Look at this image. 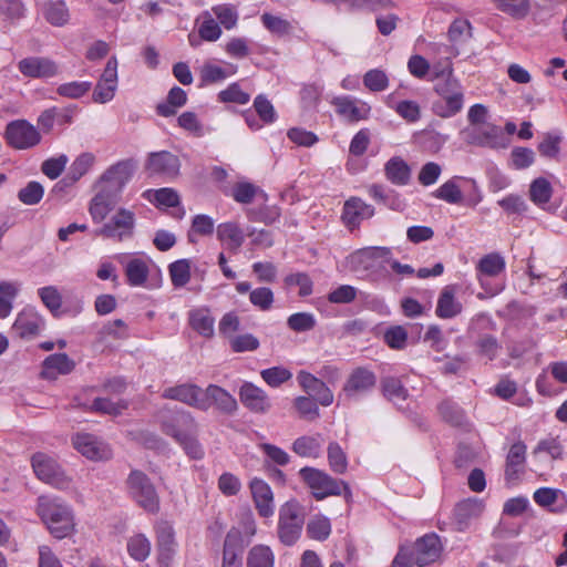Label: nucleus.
I'll use <instances>...</instances> for the list:
<instances>
[{"instance_id": "obj_14", "label": "nucleus", "mask_w": 567, "mask_h": 567, "mask_svg": "<svg viewBox=\"0 0 567 567\" xmlns=\"http://www.w3.org/2000/svg\"><path fill=\"white\" fill-rule=\"evenodd\" d=\"M74 447L91 461H106L112 457V451L107 444L91 434H76L73 439Z\"/></svg>"}, {"instance_id": "obj_60", "label": "nucleus", "mask_w": 567, "mask_h": 567, "mask_svg": "<svg viewBox=\"0 0 567 567\" xmlns=\"http://www.w3.org/2000/svg\"><path fill=\"white\" fill-rule=\"evenodd\" d=\"M249 300L261 311H267L272 307L274 292L268 287H259L250 291Z\"/></svg>"}, {"instance_id": "obj_25", "label": "nucleus", "mask_w": 567, "mask_h": 567, "mask_svg": "<svg viewBox=\"0 0 567 567\" xmlns=\"http://www.w3.org/2000/svg\"><path fill=\"white\" fill-rule=\"evenodd\" d=\"M156 537L158 548V560L162 564L168 565L173 559L176 545L173 526L168 522H159L156 525Z\"/></svg>"}, {"instance_id": "obj_48", "label": "nucleus", "mask_w": 567, "mask_h": 567, "mask_svg": "<svg viewBox=\"0 0 567 567\" xmlns=\"http://www.w3.org/2000/svg\"><path fill=\"white\" fill-rule=\"evenodd\" d=\"M331 533L330 520L324 516H315L307 524V534L316 540H326Z\"/></svg>"}, {"instance_id": "obj_28", "label": "nucleus", "mask_w": 567, "mask_h": 567, "mask_svg": "<svg viewBox=\"0 0 567 567\" xmlns=\"http://www.w3.org/2000/svg\"><path fill=\"white\" fill-rule=\"evenodd\" d=\"M384 174L386 179L396 186L408 185L411 181V167L400 156L391 157L385 163Z\"/></svg>"}, {"instance_id": "obj_9", "label": "nucleus", "mask_w": 567, "mask_h": 567, "mask_svg": "<svg viewBox=\"0 0 567 567\" xmlns=\"http://www.w3.org/2000/svg\"><path fill=\"white\" fill-rule=\"evenodd\" d=\"M4 138L13 148L27 150L38 145L41 135L28 121L16 120L7 124Z\"/></svg>"}, {"instance_id": "obj_50", "label": "nucleus", "mask_w": 567, "mask_h": 567, "mask_svg": "<svg viewBox=\"0 0 567 567\" xmlns=\"http://www.w3.org/2000/svg\"><path fill=\"white\" fill-rule=\"evenodd\" d=\"M477 268L482 274L495 277L505 269V260L499 254L492 252L480 260Z\"/></svg>"}, {"instance_id": "obj_45", "label": "nucleus", "mask_w": 567, "mask_h": 567, "mask_svg": "<svg viewBox=\"0 0 567 567\" xmlns=\"http://www.w3.org/2000/svg\"><path fill=\"white\" fill-rule=\"evenodd\" d=\"M329 466L337 474H344L348 468V458L339 443L331 442L327 450Z\"/></svg>"}, {"instance_id": "obj_21", "label": "nucleus", "mask_w": 567, "mask_h": 567, "mask_svg": "<svg viewBox=\"0 0 567 567\" xmlns=\"http://www.w3.org/2000/svg\"><path fill=\"white\" fill-rule=\"evenodd\" d=\"M484 503L476 498L464 499L456 504L453 512V523L457 532L468 528L471 522L481 516Z\"/></svg>"}, {"instance_id": "obj_34", "label": "nucleus", "mask_w": 567, "mask_h": 567, "mask_svg": "<svg viewBox=\"0 0 567 567\" xmlns=\"http://www.w3.org/2000/svg\"><path fill=\"white\" fill-rule=\"evenodd\" d=\"M187 102V93L179 86H173L166 97V102L159 103L156 106L158 115L169 117L176 114V110L182 107Z\"/></svg>"}, {"instance_id": "obj_23", "label": "nucleus", "mask_w": 567, "mask_h": 567, "mask_svg": "<svg viewBox=\"0 0 567 567\" xmlns=\"http://www.w3.org/2000/svg\"><path fill=\"white\" fill-rule=\"evenodd\" d=\"M533 498L538 506L555 514H561L567 509V495L561 489L540 487L534 492Z\"/></svg>"}, {"instance_id": "obj_63", "label": "nucleus", "mask_w": 567, "mask_h": 567, "mask_svg": "<svg viewBox=\"0 0 567 567\" xmlns=\"http://www.w3.org/2000/svg\"><path fill=\"white\" fill-rule=\"evenodd\" d=\"M218 99L224 103L246 104L250 96L240 89L238 83H233L226 90L219 92Z\"/></svg>"}, {"instance_id": "obj_40", "label": "nucleus", "mask_w": 567, "mask_h": 567, "mask_svg": "<svg viewBox=\"0 0 567 567\" xmlns=\"http://www.w3.org/2000/svg\"><path fill=\"white\" fill-rule=\"evenodd\" d=\"M291 449L301 457L317 458L321 452V444L318 437L303 435L293 441Z\"/></svg>"}, {"instance_id": "obj_24", "label": "nucleus", "mask_w": 567, "mask_h": 567, "mask_svg": "<svg viewBox=\"0 0 567 567\" xmlns=\"http://www.w3.org/2000/svg\"><path fill=\"white\" fill-rule=\"evenodd\" d=\"M250 489L258 514L268 518L274 515V494L270 486L262 480L254 478Z\"/></svg>"}, {"instance_id": "obj_41", "label": "nucleus", "mask_w": 567, "mask_h": 567, "mask_svg": "<svg viewBox=\"0 0 567 567\" xmlns=\"http://www.w3.org/2000/svg\"><path fill=\"white\" fill-rule=\"evenodd\" d=\"M482 141L480 146L489 148H506L511 144V138L505 135L502 130L496 125H491L482 131Z\"/></svg>"}, {"instance_id": "obj_36", "label": "nucleus", "mask_w": 567, "mask_h": 567, "mask_svg": "<svg viewBox=\"0 0 567 567\" xmlns=\"http://www.w3.org/2000/svg\"><path fill=\"white\" fill-rule=\"evenodd\" d=\"M217 238L220 241L229 240V248L235 252L245 240L241 228L233 221L223 223L217 226Z\"/></svg>"}, {"instance_id": "obj_43", "label": "nucleus", "mask_w": 567, "mask_h": 567, "mask_svg": "<svg viewBox=\"0 0 567 567\" xmlns=\"http://www.w3.org/2000/svg\"><path fill=\"white\" fill-rule=\"evenodd\" d=\"M275 556L265 545L254 546L247 556V567H274Z\"/></svg>"}, {"instance_id": "obj_52", "label": "nucleus", "mask_w": 567, "mask_h": 567, "mask_svg": "<svg viewBox=\"0 0 567 567\" xmlns=\"http://www.w3.org/2000/svg\"><path fill=\"white\" fill-rule=\"evenodd\" d=\"M43 194V186L39 182L32 181L18 192V198L24 205L33 206L40 203Z\"/></svg>"}, {"instance_id": "obj_16", "label": "nucleus", "mask_w": 567, "mask_h": 567, "mask_svg": "<svg viewBox=\"0 0 567 567\" xmlns=\"http://www.w3.org/2000/svg\"><path fill=\"white\" fill-rule=\"evenodd\" d=\"M374 213L373 206L359 197H351L343 205L341 219L350 230H353L360 226L362 220L373 217Z\"/></svg>"}, {"instance_id": "obj_4", "label": "nucleus", "mask_w": 567, "mask_h": 567, "mask_svg": "<svg viewBox=\"0 0 567 567\" xmlns=\"http://www.w3.org/2000/svg\"><path fill=\"white\" fill-rule=\"evenodd\" d=\"M305 524V508L296 499L286 502L279 508L278 537L286 546H292L299 538Z\"/></svg>"}, {"instance_id": "obj_13", "label": "nucleus", "mask_w": 567, "mask_h": 567, "mask_svg": "<svg viewBox=\"0 0 567 567\" xmlns=\"http://www.w3.org/2000/svg\"><path fill=\"white\" fill-rule=\"evenodd\" d=\"M442 551L440 537L434 534H426L417 538L411 551L415 565L425 567L436 561Z\"/></svg>"}, {"instance_id": "obj_59", "label": "nucleus", "mask_w": 567, "mask_h": 567, "mask_svg": "<svg viewBox=\"0 0 567 567\" xmlns=\"http://www.w3.org/2000/svg\"><path fill=\"white\" fill-rule=\"evenodd\" d=\"M436 198L443 199L450 204H460L463 195L454 181H447L434 192Z\"/></svg>"}, {"instance_id": "obj_8", "label": "nucleus", "mask_w": 567, "mask_h": 567, "mask_svg": "<svg viewBox=\"0 0 567 567\" xmlns=\"http://www.w3.org/2000/svg\"><path fill=\"white\" fill-rule=\"evenodd\" d=\"M136 168L137 162L133 158L117 162L109 167L101 176L100 183L103 184L102 188L118 197L124 186L132 178Z\"/></svg>"}, {"instance_id": "obj_58", "label": "nucleus", "mask_w": 567, "mask_h": 567, "mask_svg": "<svg viewBox=\"0 0 567 567\" xmlns=\"http://www.w3.org/2000/svg\"><path fill=\"white\" fill-rule=\"evenodd\" d=\"M244 550V537L238 528H231L225 538L223 555L236 554L241 557Z\"/></svg>"}, {"instance_id": "obj_1", "label": "nucleus", "mask_w": 567, "mask_h": 567, "mask_svg": "<svg viewBox=\"0 0 567 567\" xmlns=\"http://www.w3.org/2000/svg\"><path fill=\"white\" fill-rule=\"evenodd\" d=\"M432 80H437L434 91L440 96L432 103L433 113L443 118L456 115L463 107L464 94L460 82L452 75L451 65L441 70L434 66Z\"/></svg>"}, {"instance_id": "obj_54", "label": "nucleus", "mask_w": 567, "mask_h": 567, "mask_svg": "<svg viewBox=\"0 0 567 567\" xmlns=\"http://www.w3.org/2000/svg\"><path fill=\"white\" fill-rule=\"evenodd\" d=\"M363 84L371 92H382L389 86V78L384 71L373 69L364 74Z\"/></svg>"}, {"instance_id": "obj_31", "label": "nucleus", "mask_w": 567, "mask_h": 567, "mask_svg": "<svg viewBox=\"0 0 567 567\" xmlns=\"http://www.w3.org/2000/svg\"><path fill=\"white\" fill-rule=\"evenodd\" d=\"M462 311V305L455 299V286H446L440 293L436 315L443 319L454 318Z\"/></svg>"}, {"instance_id": "obj_22", "label": "nucleus", "mask_w": 567, "mask_h": 567, "mask_svg": "<svg viewBox=\"0 0 567 567\" xmlns=\"http://www.w3.org/2000/svg\"><path fill=\"white\" fill-rule=\"evenodd\" d=\"M203 399L207 401V410L215 405L221 413L233 415L238 409L236 399L228 391L216 384H209L204 390Z\"/></svg>"}, {"instance_id": "obj_5", "label": "nucleus", "mask_w": 567, "mask_h": 567, "mask_svg": "<svg viewBox=\"0 0 567 567\" xmlns=\"http://www.w3.org/2000/svg\"><path fill=\"white\" fill-rule=\"evenodd\" d=\"M127 489L132 498L147 513L159 511V497L150 477L142 471L133 470L127 480Z\"/></svg>"}, {"instance_id": "obj_3", "label": "nucleus", "mask_w": 567, "mask_h": 567, "mask_svg": "<svg viewBox=\"0 0 567 567\" xmlns=\"http://www.w3.org/2000/svg\"><path fill=\"white\" fill-rule=\"evenodd\" d=\"M299 476L311 489V494L316 499H323L328 496H339L341 494L344 495L346 499H350L352 496L347 482L336 480L319 468L305 466L299 471Z\"/></svg>"}, {"instance_id": "obj_51", "label": "nucleus", "mask_w": 567, "mask_h": 567, "mask_svg": "<svg viewBox=\"0 0 567 567\" xmlns=\"http://www.w3.org/2000/svg\"><path fill=\"white\" fill-rule=\"evenodd\" d=\"M530 199L538 205L546 204L551 197V185L544 178L538 177L530 184L529 188Z\"/></svg>"}, {"instance_id": "obj_27", "label": "nucleus", "mask_w": 567, "mask_h": 567, "mask_svg": "<svg viewBox=\"0 0 567 567\" xmlns=\"http://www.w3.org/2000/svg\"><path fill=\"white\" fill-rule=\"evenodd\" d=\"M75 368V362L66 353H54L43 361L42 375L53 379L58 374H69Z\"/></svg>"}, {"instance_id": "obj_20", "label": "nucleus", "mask_w": 567, "mask_h": 567, "mask_svg": "<svg viewBox=\"0 0 567 567\" xmlns=\"http://www.w3.org/2000/svg\"><path fill=\"white\" fill-rule=\"evenodd\" d=\"M300 386L310 395H313L319 404L329 406L333 402V393L327 384L309 372L300 371L297 375Z\"/></svg>"}, {"instance_id": "obj_56", "label": "nucleus", "mask_w": 567, "mask_h": 567, "mask_svg": "<svg viewBox=\"0 0 567 567\" xmlns=\"http://www.w3.org/2000/svg\"><path fill=\"white\" fill-rule=\"evenodd\" d=\"M260 375L264 381L272 388L281 385L292 377L291 372L284 367H272L265 369L260 372Z\"/></svg>"}, {"instance_id": "obj_30", "label": "nucleus", "mask_w": 567, "mask_h": 567, "mask_svg": "<svg viewBox=\"0 0 567 567\" xmlns=\"http://www.w3.org/2000/svg\"><path fill=\"white\" fill-rule=\"evenodd\" d=\"M369 195L378 203L383 204L394 212H403L405 203L394 189H388L383 185L373 184L368 189Z\"/></svg>"}, {"instance_id": "obj_11", "label": "nucleus", "mask_w": 567, "mask_h": 567, "mask_svg": "<svg viewBox=\"0 0 567 567\" xmlns=\"http://www.w3.org/2000/svg\"><path fill=\"white\" fill-rule=\"evenodd\" d=\"M135 227V214L126 208H120L116 214L105 223L96 234L107 238H123L132 237Z\"/></svg>"}, {"instance_id": "obj_10", "label": "nucleus", "mask_w": 567, "mask_h": 567, "mask_svg": "<svg viewBox=\"0 0 567 567\" xmlns=\"http://www.w3.org/2000/svg\"><path fill=\"white\" fill-rule=\"evenodd\" d=\"M377 377L367 368H355L349 374L342 388V394L348 400H359L362 395L374 389Z\"/></svg>"}, {"instance_id": "obj_49", "label": "nucleus", "mask_w": 567, "mask_h": 567, "mask_svg": "<svg viewBox=\"0 0 567 567\" xmlns=\"http://www.w3.org/2000/svg\"><path fill=\"white\" fill-rule=\"evenodd\" d=\"M18 287L13 282H0V318H7L12 310V302L18 295Z\"/></svg>"}, {"instance_id": "obj_33", "label": "nucleus", "mask_w": 567, "mask_h": 567, "mask_svg": "<svg viewBox=\"0 0 567 567\" xmlns=\"http://www.w3.org/2000/svg\"><path fill=\"white\" fill-rule=\"evenodd\" d=\"M526 444L522 441L514 443L506 456L505 476L507 480H515L522 471L526 461Z\"/></svg>"}, {"instance_id": "obj_53", "label": "nucleus", "mask_w": 567, "mask_h": 567, "mask_svg": "<svg viewBox=\"0 0 567 567\" xmlns=\"http://www.w3.org/2000/svg\"><path fill=\"white\" fill-rule=\"evenodd\" d=\"M128 406V403L124 400H120L117 402H113L110 399L106 398H96L91 409L95 412H101L109 415H120L124 410H126Z\"/></svg>"}, {"instance_id": "obj_7", "label": "nucleus", "mask_w": 567, "mask_h": 567, "mask_svg": "<svg viewBox=\"0 0 567 567\" xmlns=\"http://www.w3.org/2000/svg\"><path fill=\"white\" fill-rule=\"evenodd\" d=\"M33 471L37 477L56 488H66L70 484L61 465L45 453H35L31 458Z\"/></svg>"}, {"instance_id": "obj_29", "label": "nucleus", "mask_w": 567, "mask_h": 567, "mask_svg": "<svg viewBox=\"0 0 567 567\" xmlns=\"http://www.w3.org/2000/svg\"><path fill=\"white\" fill-rule=\"evenodd\" d=\"M41 319L30 309L20 312L12 326V330L22 339L35 337L40 330Z\"/></svg>"}, {"instance_id": "obj_64", "label": "nucleus", "mask_w": 567, "mask_h": 567, "mask_svg": "<svg viewBox=\"0 0 567 567\" xmlns=\"http://www.w3.org/2000/svg\"><path fill=\"white\" fill-rule=\"evenodd\" d=\"M408 340V332L402 326L390 327L384 333L385 343L396 350L405 348Z\"/></svg>"}, {"instance_id": "obj_42", "label": "nucleus", "mask_w": 567, "mask_h": 567, "mask_svg": "<svg viewBox=\"0 0 567 567\" xmlns=\"http://www.w3.org/2000/svg\"><path fill=\"white\" fill-rule=\"evenodd\" d=\"M148 266L142 259H131L125 267V275L127 282L131 286H142L146 282L148 277Z\"/></svg>"}, {"instance_id": "obj_37", "label": "nucleus", "mask_w": 567, "mask_h": 567, "mask_svg": "<svg viewBox=\"0 0 567 567\" xmlns=\"http://www.w3.org/2000/svg\"><path fill=\"white\" fill-rule=\"evenodd\" d=\"M95 157L92 153H82L71 164L70 171L63 182L66 185L78 182L92 167Z\"/></svg>"}, {"instance_id": "obj_32", "label": "nucleus", "mask_w": 567, "mask_h": 567, "mask_svg": "<svg viewBox=\"0 0 567 567\" xmlns=\"http://www.w3.org/2000/svg\"><path fill=\"white\" fill-rule=\"evenodd\" d=\"M117 196L106 189L101 190L93 197L90 206V214L93 220L100 223L115 207Z\"/></svg>"}, {"instance_id": "obj_26", "label": "nucleus", "mask_w": 567, "mask_h": 567, "mask_svg": "<svg viewBox=\"0 0 567 567\" xmlns=\"http://www.w3.org/2000/svg\"><path fill=\"white\" fill-rule=\"evenodd\" d=\"M332 104L336 106V112L351 123L365 120L370 110L365 104L358 106L349 96H337L332 100Z\"/></svg>"}, {"instance_id": "obj_19", "label": "nucleus", "mask_w": 567, "mask_h": 567, "mask_svg": "<svg viewBox=\"0 0 567 567\" xmlns=\"http://www.w3.org/2000/svg\"><path fill=\"white\" fill-rule=\"evenodd\" d=\"M181 167L176 155L167 151L151 153L145 169L150 175L176 176Z\"/></svg>"}, {"instance_id": "obj_18", "label": "nucleus", "mask_w": 567, "mask_h": 567, "mask_svg": "<svg viewBox=\"0 0 567 567\" xmlns=\"http://www.w3.org/2000/svg\"><path fill=\"white\" fill-rule=\"evenodd\" d=\"M161 430L164 434L177 441L184 431L181 429L186 422H193L189 413L182 410H172L164 406L157 414Z\"/></svg>"}, {"instance_id": "obj_35", "label": "nucleus", "mask_w": 567, "mask_h": 567, "mask_svg": "<svg viewBox=\"0 0 567 567\" xmlns=\"http://www.w3.org/2000/svg\"><path fill=\"white\" fill-rule=\"evenodd\" d=\"M437 409L442 419L452 426L464 427L467 425L466 414L457 403L444 400Z\"/></svg>"}, {"instance_id": "obj_57", "label": "nucleus", "mask_w": 567, "mask_h": 567, "mask_svg": "<svg viewBox=\"0 0 567 567\" xmlns=\"http://www.w3.org/2000/svg\"><path fill=\"white\" fill-rule=\"evenodd\" d=\"M230 349L233 352L241 353L247 351H255L259 348L260 343L258 338L251 333L238 334L229 340Z\"/></svg>"}, {"instance_id": "obj_2", "label": "nucleus", "mask_w": 567, "mask_h": 567, "mask_svg": "<svg viewBox=\"0 0 567 567\" xmlns=\"http://www.w3.org/2000/svg\"><path fill=\"white\" fill-rule=\"evenodd\" d=\"M38 514L53 537L62 539L72 534L74 519L68 505L58 499L40 496L38 498Z\"/></svg>"}, {"instance_id": "obj_6", "label": "nucleus", "mask_w": 567, "mask_h": 567, "mask_svg": "<svg viewBox=\"0 0 567 567\" xmlns=\"http://www.w3.org/2000/svg\"><path fill=\"white\" fill-rule=\"evenodd\" d=\"M392 251L388 247H365L355 250L348 257L350 268L361 275L368 276L390 262Z\"/></svg>"}, {"instance_id": "obj_46", "label": "nucleus", "mask_w": 567, "mask_h": 567, "mask_svg": "<svg viewBox=\"0 0 567 567\" xmlns=\"http://www.w3.org/2000/svg\"><path fill=\"white\" fill-rule=\"evenodd\" d=\"M381 385L383 395L392 402L404 401L408 396V390L396 378L386 377L382 379Z\"/></svg>"}, {"instance_id": "obj_44", "label": "nucleus", "mask_w": 567, "mask_h": 567, "mask_svg": "<svg viewBox=\"0 0 567 567\" xmlns=\"http://www.w3.org/2000/svg\"><path fill=\"white\" fill-rule=\"evenodd\" d=\"M169 276L174 287L181 288L190 279V262L187 259H179L169 265Z\"/></svg>"}, {"instance_id": "obj_62", "label": "nucleus", "mask_w": 567, "mask_h": 567, "mask_svg": "<svg viewBox=\"0 0 567 567\" xmlns=\"http://www.w3.org/2000/svg\"><path fill=\"white\" fill-rule=\"evenodd\" d=\"M287 324L293 331L305 332L315 328L316 319L311 313L297 312L288 318Z\"/></svg>"}, {"instance_id": "obj_15", "label": "nucleus", "mask_w": 567, "mask_h": 567, "mask_svg": "<svg viewBox=\"0 0 567 567\" xmlns=\"http://www.w3.org/2000/svg\"><path fill=\"white\" fill-rule=\"evenodd\" d=\"M18 70L27 78L48 79L59 73L56 63L49 58L30 56L19 61Z\"/></svg>"}, {"instance_id": "obj_61", "label": "nucleus", "mask_w": 567, "mask_h": 567, "mask_svg": "<svg viewBox=\"0 0 567 567\" xmlns=\"http://www.w3.org/2000/svg\"><path fill=\"white\" fill-rule=\"evenodd\" d=\"M25 8L22 0H0V13L11 22L24 17Z\"/></svg>"}, {"instance_id": "obj_55", "label": "nucleus", "mask_w": 567, "mask_h": 567, "mask_svg": "<svg viewBox=\"0 0 567 567\" xmlns=\"http://www.w3.org/2000/svg\"><path fill=\"white\" fill-rule=\"evenodd\" d=\"M261 21L268 31L278 35H286L290 33L292 29L291 23L288 20L267 12L261 16Z\"/></svg>"}, {"instance_id": "obj_17", "label": "nucleus", "mask_w": 567, "mask_h": 567, "mask_svg": "<svg viewBox=\"0 0 567 567\" xmlns=\"http://www.w3.org/2000/svg\"><path fill=\"white\" fill-rule=\"evenodd\" d=\"M239 399L254 413L265 414L271 409V401L267 393L250 382H245L240 386Z\"/></svg>"}, {"instance_id": "obj_39", "label": "nucleus", "mask_w": 567, "mask_h": 567, "mask_svg": "<svg viewBox=\"0 0 567 567\" xmlns=\"http://www.w3.org/2000/svg\"><path fill=\"white\" fill-rule=\"evenodd\" d=\"M44 17L55 27L64 25L69 21V10L62 0H50L44 6Z\"/></svg>"}, {"instance_id": "obj_12", "label": "nucleus", "mask_w": 567, "mask_h": 567, "mask_svg": "<svg viewBox=\"0 0 567 567\" xmlns=\"http://www.w3.org/2000/svg\"><path fill=\"white\" fill-rule=\"evenodd\" d=\"M162 396L164 399L179 401L200 411H207V401L203 399L204 389L194 383H182L166 388Z\"/></svg>"}, {"instance_id": "obj_47", "label": "nucleus", "mask_w": 567, "mask_h": 567, "mask_svg": "<svg viewBox=\"0 0 567 567\" xmlns=\"http://www.w3.org/2000/svg\"><path fill=\"white\" fill-rule=\"evenodd\" d=\"M127 551L135 560L144 561L150 556L151 543L143 534H137L128 539Z\"/></svg>"}, {"instance_id": "obj_38", "label": "nucleus", "mask_w": 567, "mask_h": 567, "mask_svg": "<svg viewBox=\"0 0 567 567\" xmlns=\"http://www.w3.org/2000/svg\"><path fill=\"white\" fill-rule=\"evenodd\" d=\"M497 10L513 19H524L530 9L529 0H491Z\"/></svg>"}]
</instances>
